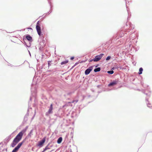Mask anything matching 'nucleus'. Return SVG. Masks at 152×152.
<instances>
[{
	"mask_svg": "<svg viewBox=\"0 0 152 152\" xmlns=\"http://www.w3.org/2000/svg\"><path fill=\"white\" fill-rule=\"evenodd\" d=\"M143 71V69L142 67H140L139 69V72H138V74L139 75H141L142 73V71Z\"/></svg>",
	"mask_w": 152,
	"mask_h": 152,
	"instance_id": "23",
	"label": "nucleus"
},
{
	"mask_svg": "<svg viewBox=\"0 0 152 152\" xmlns=\"http://www.w3.org/2000/svg\"><path fill=\"white\" fill-rule=\"evenodd\" d=\"M33 129H31L30 132L27 135V137H28L30 138L31 137V136L33 135Z\"/></svg>",
	"mask_w": 152,
	"mask_h": 152,
	"instance_id": "14",
	"label": "nucleus"
},
{
	"mask_svg": "<svg viewBox=\"0 0 152 152\" xmlns=\"http://www.w3.org/2000/svg\"><path fill=\"white\" fill-rule=\"evenodd\" d=\"M107 72L108 74H110V75H112V74H113L114 72L113 70H111V69L110 71H107Z\"/></svg>",
	"mask_w": 152,
	"mask_h": 152,
	"instance_id": "24",
	"label": "nucleus"
},
{
	"mask_svg": "<svg viewBox=\"0 0 152 152\" xmlns=\"http://www.w3.org/2000/svg\"><path fill=\"white\" fill-rule=\"evenodd\" d=\"M84 98V96H83V99Z\"/></svg>",
	"mask_w": 152,
	"mask_h": 152,
	"instance_id": "47",
	"label": "nucleus"
},
{
	"mask_svg": "<svg viewBox=\"0 0 152 152\" xmlns=\"http://www.w3.org/2000/svg\"><path fill=\"white\" fill-rule=\"evenodd\" d=\"M53 109V104H51L50 105V107H49L48 111L47 112L45 113L46 115L47 116H48L49 115V114L52 113Z\"/></svg>",
	"mask_w": 152,
	"mask_h": 152,
	"instance_id": "7",
	"label": "nucleus"
},
{
	"mask_svg": "<svg viewBox=\"0 0 152 152\" xmlns=\"http://www.w3.org/2000/svg\"><path fill=\"white\" fill-rule=\"evenodd\" d=\"M77 64H78V63H76L75 65H74V66H74H75V65H76Z\"/></svg>",
	"mask_w": 152,
	"mask_h": 152,
	"instance_id": "38",
	"label": "nucleus"
},
{
	"mask_svg": "<svg viewBox=\"0 0 152 152\" xmlns=\"http://www.w3.org/2000/svg\"><path fill=\"white\" fill-rule=\"evenodd\" d=\"M48 3L49 4L50 6V10L49 12H48L47 13L45 14V15L44 16V17H43V18H45V17L48 15L50 14V13H51L52 11V6L51 5V2H50V0H48Z\"/></svg>",
	"mask_w": 152,
	"mask_h": 152,
	"instance_id": "5",
	"label": "nucleus"
},
{
	"mask_svg": "<svg viewBox=\"0 0 152 152\" xmlns=\"http://www.w3.org/2000/svg\"><path fill=\"white\" fill-rule=\"evenodd\" d=\"M131 25L132 26V25L131 23L129 22H127L126 24V27H125L126 28V29L128 28H129L131 27Z\"/></svg>",
	"mask_w": 152,
	"mask_h": 152,
	"instance_id": "17",
	"label": "nucleus"
},
{
	"mask_svg": "<svg viewBox=\"0 0 152 152\" xmlns=\"http://www.w3.org/2000/svg\"><path fill=\"white\" fill-rule=\"evenodd\" d=\"M18 150V149L16 147H15V148L13 150L12 152H17Z\"/></svg>",
	"mask_w": 152,
	"mask_h": 152,
	"instance_id": "27",
	"label": "nucleus"
},
{
	"mask_svg": "<svg viewBox=\"0 0 152 152\" xmlns=\"http://www.w3.org/2000/svg\"><path fill=\"white\" fill-rule=\"evenodd\" d=\"M135 36V34H134V35H133V36L132 35V34H131L130 35L129 37L130 38H131L134 37Z\"/></svg>",
	"mask_w": 152,
	"mask_h": 152,
	"instance_id": "31",
	"label": "nucleus"
},
{
	"mask_svg": "<svg viewBox=\"0 0 152 152\" xmlns=\"http://www.w3.org/2000/svg\"><path fill=\"white\" fill-rule=\"evenodd\" d=\"M28 29H32V28H31V27H29L28 28Z\"/></svg>",
	"mask_w": 152,
	"mask_h": 152,
	"instance_id": "39",
	"label": "nucleus"
},
{
	"mask_svg": "<svg viewBox=\"0 0 152 152\" xmlns=\"http://www.w3.org/2000/svg\"><path fill=\"white\" fill-rule=\"evenodd\" d=\"M32 100V98H31V97L30 98V101H31Z\"/></svg>",
	"mask_w": 152,
	"mask_h": 152,
	"instance_id": "41",
	"label": "nucleus"
},
{
	"mask_svg": "<svg viewBox=\"0 0 152 152\" xmlns=\"http://www.w3.org/2000/svg\"><path fill=\"white\" fill-rule=\"evenodd\" d=\"M125 0L126 1V4H127V1H126V0ZM126 8H127V6L126 5ZM127 11L128 13V17L127 18V20H128L129 18L131 16V13H129V12L128 11V9L127 8Z\"/></svg>",
	"mask_w": 152,
	"mask_h": 152,
	"instance_id": "20",
	"label": "nucleus"
},
{
	"mask_svg": "<svg viewBox=\"0 0 152 152\" xmlns=\"http://www.w3.org/2000/svg\"><path fill=\"white\" fill-rule=\"evenodd\" d=\"M23 43L26 46V45L27 44L28 42L26 40V39H23Z\"/></svg>",
	"mask_w": 152,
	"mask_h": 152,
	"instance_id": "28",
	"label": "nucleus"
},
{
	"mask_svg": "<svg viewBox=\"0 0 152 152\" xmlns=\"http://www.w3.org/2000/svg\"><path fill=\"white\" fill-rule=\"evenodd\" d=\"M33 84H32L31 85V91L32 94H33V93H34L35 94L36 92L37 89L35 87H34V88H33Z\"/></svg>",
	"mask_w": 152,
	"mask_h": 152,
	"instance_id": "11",
	"label": "nucleus"
},
{
	"mask_svg": "<svg viewBox=\"0 0 152 152\" xmlns=\"http://www.w3.org/2000/svg\"><path fill=\"white\" fill-rule=\"evenodd\" d=\"M26 40L27 42H32V37L29 34L26 35Z\"/></svg>",
	"mask_w": 152,
	"mask_h": 152,
	"instance_id": "9",
	"label": "nucleus"
},
{
	"mask_svg": "<svg viewBox=\"0 0 152 152\" xmlns=\"http://www.w3.org/2000/svg\"><path fill=\"white\" fill-rule=\"evenodd\" d=\"M8 66H10L11 67H12L13 66V65L11 64H9L8 65Z\"/></svg>",
	"mask_w": 152,
	"mask_h": 152,
	"instance_id": "36",
	"label": "nucleus"
},
{
	"mask_svg": "<svg viewBox=\"0 0 152 152\" xmlns=\"http://www.w3.org/2000/svg\"><path fill=\"white\" fill-rule=\"evenodd\" d=\"M51 62V61H48V65L49 67L51 65V64H50Z\"/></svg>",
	"mask_w": 152,
	"mask_h": 152,
	"instance_id": "32",
	"label": "nucleus"
},
{
	"mask_svg": "<svg viewBox=\"0 0 152 152\" xmlns=\"http://www.w3.org/2000/svg\"><path fill=\"white\" fill-rule=\"evenodd\" d=\"M78 101V96H77L76 97L75 99L73 100L72 102V103H74V104H76L77 103Z\"/></svg>",
	"mask_w": 152,
	"mask_h": 152,
	"instance_id": "18",
	"label": "nucleus"
},
{
	"mask_svg": "<svg viewBox=\"0 0 152 152\" xmlns=\"http://www.w3.org/2000/svg\"><path fill=\"white\" fill-rule=\"evenodd\" d=\"M34 116H35V115L33 116L31 118V120H32L34 119Z\"/></svg>",
	"mask_w": 152,
	"mask_h": 152,
	"instance_id": "37",
	"label": "nucleus"
},
{
	"mask_svg": "<svg viewBox=\"0 0 152 152\" xmlns=\"http://www.w3.org/2000/svg\"><path fill=\"white\" fill-rule=\"evenodd\" d=\"M6 151H7V149H6Z\"/></svg>",
	"mask_w": 152,
	"mask_h": 152,
	"instance_id": "48",
	"label": "nucleus"
},
{
	"mask_svg": "<svg viewBox=\"0 0 152 152\" xmlns=\"http://www.w3.org/2000/svg\"><path fill=\"white\" fill-rule=\"evenodd\" d=\"M111 58V57L110 56H108L106 58V61H108Z\"/></svg>",
	"mask_w": 152,
	"mask_h": 152,
	"instance_id": "30",
	"label": "nucleus"
},
{
	"mask_svg": "<svg viewBox=\"0 0 152 152\" xmlns=\"http://www.w3.org/2000/svg\"><path fill=\"white\" fill-rule=\"evenodd\" d=\"M24 142L25 140H23L22 142L19 143L16 147L19 149Z\"/></svg>",
	"mask_w": 152,
	"mask_h": 152,
	"instance_id": "13",
	"label": "nucleus"
},
{
	"mask_svg": "<svg viewBox=\"0 0 152 152\" xmlns=\"http://www.w3.org/2000/svg\"><path fill=\"white\" fill-rule=\"evenodd\" d=\"M120 68V69H121V66H120V67H119V68Z\"/></svg>",
	"mask_w": 152,
	"mask_h": 152,
	"instance_id": "43",
	"label": "nucleus"
},
{
	"mask_svg": "<svg viewBox=\"0 0 152 152\" xmlns=\"http://www.w3.org/2000/svg\"><path fill=\"white\" fill-rule=\"evenodd\" d=\"M53 146V145H50V143H49L48 145L45 147V148L44 149V151H45L47 150L50 149V148L52 147Z\"/></svg>",
	"mask_w": 152,
	"mask_h": 152,
	"instance_id": "10",
	"label": "nucleus"
},
{
	"mask_svg": "<svg viewBox=\"0 0 152 152\" xmlns=\"http://www.w3.org/2000/svg\"><path fill=\"white\" fill-rule=\"evenodd\" d=\"M45 140L46 137H44L42 140L38 142L37 146H39V148L42 147L43 146V144L45 142Z\"/></svg>",
	"mask_w": 152,
	"mask_h": 152,
	"instance_id": "4",
	"label": "nucleus"
},
{
	"mask_svg": "<svg viewBox=\"0 0 152 152\" xmlns=\"http://www.w3.org/2000/svg\"><path fill=\"white\" fill-rule=\"evenodd\" d=\"M125 35V32L123 31H121L120 32L116 34L112 38V42H120V43L122 42L121 40H119L120 38H121Z\"/></svg>",
	"mask_w": 152,
	"mask_h": 152,
	"instance_id": "2",
	"label": "nucleus"
},
{
	"mask_svg": "<svg viewBox=\"0 0 152 152\" xmlns=\"http://www.w3.org/2000/svg\"><path fill=\"white\" fill-rule=\"evenodd\" d=\"M74 57H73V56H72V57L71 58H70V59L71 60H73L74 59Z\"/></svg>",
	"mask_w": 152,
	"mask_h": 152,
	"instance_id": "34",
	"label": "nucleus"
},
{
	"mask_svg": "<svg viewBox=\"0 0 152 152\" xmlns=\"http://www.w3.org/2000/svg\"><path fill=\"white\" fill-rule=\"evenodd\" d=\"M93 67V66H90L86 69L85 72V75H87L89 74L91 72L92 70Z\"/></svg>",
	"mask_w": 152,
	"mask_h": 152,
	"instance_id": "6",
	"label": "nucleus"
},
{
	"mask_svg": "<svg viewBox=\"0 0 152 152\" xmlns=\"http://www.w3.org/2000/svg\"><path fill=\"white\" fill-rule=\"evenodd\" d=\"M100 59L99 56L97 55L95 56V58H94V62H97L99 61Z\"/></svg>",
	"mask_w": 152,
	"mask_h": 152,
	"instance_id": "15",
	"label": "nucleus"
},
{
	"mask_svg": "<svg viewBox=\"0 0 152 152\" xmlns=\"http://www.w3.org/2000/svg\"><path fill=\"white\" fill-rule=\"evenodd\" d=\"M62 140V137H60L57 140V143L58 144H60L61 143Z\"/></svg>",
	"mask_w": 152,
	"mask_h": 152,
	"instance_id": "19",
	"label": "nucleus"
},
{
	"mask_svg": "<svg viewBox=\"0 0 152 152\" xmlns=\"http://www.w3.org/2000/svg\"><path fill=\"white\" fill-rule=\"evenodd\" d=\"M22 136L21 133H19L14 139L12 142L11 144V146L12 147H14L21 140Z\"/></svg>",
	"mask_w": 152,
	"mask_h": 152,
	"instance_id": "3",
	"label": "nucleus"
},
{
	"mask_svg": "<svg viewBox=\"0 0 152 152\" xmlns=\"http://www.w3.org/2000/svg\"><path fill=\"white\" fill-rule=\"evenodd\" d=\"M104 55V54L103 53H101L100 55H98V56H99V57H100V59H101Z\"/></svg>",
	"mask_w": 152,
	"mask_h": 152,
	"instance_id": "29",
	"label": "nucleus"
},
{
	"mask_svg": "<svg viewBox=\"0 0 152 152\" xmlns=\"http://www.w3.org/2000/svg\"><path fill=\"white\" fill-rule=\"evenodd\" d=\"M119 68V67L117 65L115 64L114 65L113 67L111 68V70H114L115 69H118Z\"/></svg>",
	"mask_w": 152,
	"mask_h": 152,
	"instance_id": "22",
	"label": "nucleus"
},
{
	"mask_svg": "<svg viewBox=\"0 0 152 152\" xmlns=\"http://www.w3.org/2000/svg\"><path fill=\"white\" fill-rule=\"evenodd\" d=\"M28 43L26 45V47H30L31 46V42H27Z\"/></svg>",
	"mask_w": 152,
	"mask_h": 152,
	"instance_id": "25",
	"label": "nucleus"
},
{
	"mask_svg": "<svg viewBox=\"0 0 152 152\" xmlns=\"http://www.w3.org/2000/svg\"><path fill=\"white\" fill-rule=\"evenodd\" d=\"M36 28L37 33L40 37V38L41 40V41L40 42L39 45V49L40 50H41L42 48L45 46L46 43L44 39V37L43 36V34L42 33L39 21H38L37 22Z\"/></svg>",
	"mask_w": 152,
	"mask_h": 152,
	"instance_id": "1",
	"label": "nucleus"
},
{
	"mask_svg": "<svg viewBox=\"0 0 152 152\" xmlns=\"http://www.w3.org/2000/svg\"><path fill=\"white\" fill-rule=\"evenodd\" d=\"M90 95H89V96H88V97H90Z\"/></svg>",
	"mask_w": 152,
	"mask_h": 152,
	"instance_id": "45",
	"label": "nucleus"
},
{
	"mask_svg": "<svg viewBox=\"0 0 152 152\" xmlns=\"http://www.w3.org/2000/svg\"><path fill=\"white\" fill-rule=\"evenodd\" d=\"M28 126H27L25 129H23L22 131H21L19 133H21L22 134V136H23V135L24 132H25L27 130V129H28Z\"/></svg>",
	"mask_w": 152,
	"mask_h": 152,
	"instance_id": "16",
	"label": "nucleus"
},
{
	"mask_svg": "<svg viewBox=\"0 0 152 152\" xmlns=\"http://www.w3.org/2000/svg\"><path fill=\"white\" fill-rule=\"evenodd\" d=\"M130 31V30H126V31H128V32H129Z\"/></svg>",
	"mask_w": 152,
	"mask_h": 152,
	"instance_id": "40",
	"label": "nucleus"
},
{
	"mask_svg": "<svg viewBox=\"0 0 152 152\" xmlns=\"http://www.w3.org/2000/svg\"><path fill=\"white\" fill-rule=\"evenodd\" d=\"M28 51L29 55L30 56H31V54L30 52L29 51V50H28Z\"/></svg>",
	"mask_w": 152,
	"mask_h": 152,
	"instance_id": "35",
	"label": "nucleus"
},
{
	"mask_svg": "<svg viewBox=\"0 0 152 152\" xmlns=\"http://www.w3.org/2000/svg\"><path fill=\"white\" fill-rule=\"evenodd\" d=\"M94 58H93V59H90L89 60V62H92V61H94Z\"/></svg>",
	"mask_w": 152,
	"mask_h": 152,
	"instance_id": "33",
	"label": "nucleus"
},
{
	"mask_svg": "<svg viewBox=\"0 0 152 152\" xmlns=\"http://www.w3.org/2000/svg\"><path fill=\"white\" fill-rule=\"evenodd\" d=\"M68 62V60H66L65 61H63L61 63V65H63L67 64Z\"/></svg>",
	"mask_w": 152,
	"mask_h": 152,
	"instance_id": "26",
	"label": "nucleus"
},
{
	"mask_svg": "<svg viewBox=\"0 0 152 152\" xmlns=\"http://www.w3.org/2000/svg\"><path fill=\"white\" fill-rule=\"evenodd\" d=\"M28 111L26 114L25 115L23 119V121L26 122L28 120V116L29 113H28Z\"/></svg>",
	"mask_w": 152,
	"mask_h": 152,
	"instance_id": "12",
	"label": "nucleus"
},
{
	"mask_svg": "<svg viewBox=\"0 0 152 152\" xmlns=\"http://www.w3.org/2000/svg\"><path fill=\"white\" fill-rule=\"evenodd\" d=\"M118 83V81L117 80H114L113 82H110L108 84V87H110L114 86L116 85Z\"/></svg>",
	"mask_w": 152,
	"mask_h": 152,
	"instance_id": "8",
	"label": "nucleus"
},
{
	"mask_svg": "<svg viewBox=\"0 0 152 152\" xmlns=\"http://www.w3.org/2000/svg\"><path fill=\"white\" fill-rule=\"evenodd\" d=\"M42 58H43V56H44V55H42Z\"/></svg>",
	"mask_w": 152,
	"mask_h": 152,
	"instance_id": "42",
	"label": "nucleus"
},
{
	"mask_svg": "<svg viewBox=\"0 0 152 152\" xmlns=\"http://www.w3.org/2000/svg\"><path fill=\"white\" fill-rule=\"evenodd\" d=\"M98 64L96 66V67H97L98 66Z\"/></svg>",
	"mask_w": 152,
	"mask_h": 152,
	"instance_id": "44",
	"label": "nucleus"
},
{
	"mask_svg": "<svg viewBox=\"0 0 152 152\" xmlns=\"http://www.w3.org/2000/svg\"><path fill=\"white\" fill-rule=\"evenodd\" d=\"M101 70V68L100 67H97V68H95L94 69V71L95 72H99Z\"/></svg>",
	"mask_w": 152,
	"mask_h": 152,
	"instance_id": "21",
	"label": "nucleus"
},
{
	"mask_svg": "<svg viewBox=\"0 0 152 152\" xmlns=\"http://www.w3.org/2000/svg\"><path fill=\"white\" fill-rule=\"evenodd\" d=\"M70 93L68 94H69Z\"/></svg>",
	"mask_w": 152,
	"mask_h": 152,
	"instance_id": "46",
	"label": "nucleus"
}]
</instances>
